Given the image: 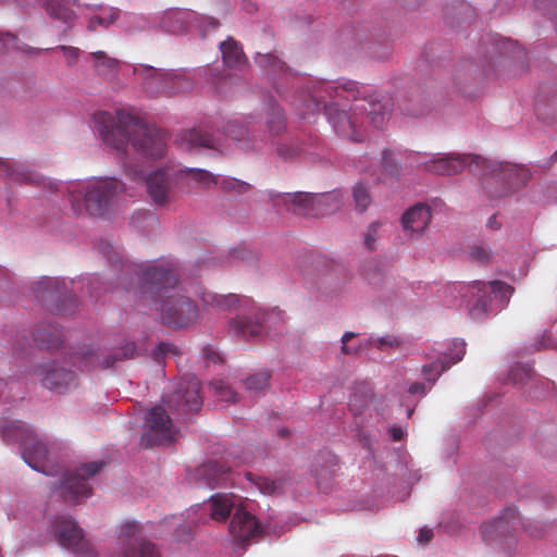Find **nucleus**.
<instances>
[{"instance_id": "obj_1", "label": "nucleus", "mask_w": 557, "mask_h": 557, "mask_svg": "<svg viewBox=\"0 0 557 557\" xmlns=\"http://www.w3.org/2000/svg\"><path fill=\"white\" fill-rule=\"evenodd\" d=\"M358 85L356 82L336 84L332 82H318L310 91L305 102V109L300 111L301 119H307L309 113L324 109L331 114L333 107L335 114L332 123L336 133L351 141L363 140V125L368 121L375 128H382L389 119L391 109L387 103L372 98H358Z\"/></svg>"}, {"instance_id": "obj_2", "label": "nucleus", "mask_w": 557, "mask_h": 557, "mask_svg": "<svg viewBox=\"0 0 557 557\" xmlns=\"http://www.w3.org/2000/svg\"><path fill=\"white\" fill-rule=\"evenodd\" d=\"M0 434L8 444L17 443L21 457L33 470L57 478L51 483V498L65 505L70 499L69 446L65 441L39 434L23 421H3Z\"/></svg>"}, {"instance_id": "obj_3", "label": "nucleus", "mask_w": 557, "mask_h": 557, "mask_svg": "<svg viewBox=\"0 0 557 557\" xmlns=\"http://www.w3.org/2000/svg\"><path fill=\"white\" fill-rule=\"evenodd\" d=\"M127 273H134L138 278L137 294L144 302L157 304L161 299L162 320L173 327H185L198 318V307L188 297L170 294L177 283V275L171 269L148 265L124 264Z\"/></svg>"}, {"instance_id": "obj_4", "label": "nucleus", "mask_w": 557, "mask_h": 557, "mask_svg": "<svg viewBox=\"0 0 557 557\" xmlns=\"http://www.w3.org/2000/svg\"><path fill=\"white\" fill-rule=\"evenodd\" d=\"M96 124L102 140L122 157L128 145L146 158H161L165 152L164 134L144 123L138 116L120 110L115 120L107 112L96 115Z\"/></svg>"}, {"instance_id": "obj_5", "label": "nucleus", "mask_w": 557, "mask_h": 557, "mask_svg": "<svg viewBox=\"0 0 557 557\" xmlns=\"http://www.w3.org/2000/svg\"><path fill=\"white\" fill-rule=\"evenodd\" d=\"M201 302L206 310L212 312L231 311L238 308L240 312L228 322V331L243 339L259 338L272 325L284 324L283 312L272 310L263 311L249 297L237 294L220 295L213 292H203Z\"/></svg>"}, {"instance_id": "obj_6", "label": "nucleus", "mask_w": 557, "mask_h": 557, "mask_svg": "<svg viewBox=\"0 0 557 557\" xmlns=\"http://www.w3.org/2000/svg\"><path fill=\"white\" fill-rule=\"evenodd\" d=\"M481 162L483 188L491 198H503L524 187L531 178L529 169L508 162H495L485 158Z\"/></svg>"}, {"instance_id": "obj_7", "label": "nucleus", "mask_w": 557, "mask_h": 557, "mask_svg": "<svg viewBox=\"0 0 557 557\" xmlns=\"http://www.w3.org/2000/svg\"><path fill=\"white\" fill-rule=\"evenodd\" d=\"M520 528L533 539H539L546 532V527L544 524L532 521L522 522L517 510L512 507H508L497 519L485 522L481 527V535L483 541L487 543L499 541L510 547V539Z\"/></svg>"}, {"instance_id": "obj_8", "label": "nucleus", "mask_w": 557, "mask_h": 557, "mask_svg": "<svg viewBox=\"0 0 557 557\" xmlns=\"http://www.w3.org/2000/svg\"><path fill=\"white\" fill-rule=\"evenodd\" d=\"M35 302L48 314L63 317L67 311V278L60 276H40L29 285Z\"/></svg>"}, {"instance_id": "obj_9", "label": "nucleus", "mask_w": 557, "mask_h": 557, "mask_svg": "<svg viewBox=\"0 0 557 557\" xmlns=\"http://www.w3.org/2000/svg\"><path fill=\"white\" fill-rule=\"evenodd\" d=\"M469 292L474 302L469 309L472 319H482L493 309V304L497 308L506 307L513 293V288L503 281L482 282L475 281L469 286Z\"/></svg>"}, {"instance_id": "obj_10", "label": "nucleus", "mask_w": 557, "mask_h": 557, "mask_svg": "<svg viewBox=\"0 0 557 557\" xmlns=\"http://www.w3.org/2000/svg\"><path fill=\"white\" fill-rule=\"evenodd\" d=\"M135 72L143 78L144 87L151 97L159 94L172 95L188 91L193 88L191 81L182 73L161 72L156 67L145 65L135 69Z\"/></svg>"}, {"instance_id": "obj_11", "label": "nucleus", "mask_w": 557, "mask_h": 557, "mask_svg": "<svg viewBox=\"0 0 557 557\" xmlns=\"http://www.w3.org/2000/svg\"><path fill=\"white\" fill-rule=\"evenodd\" d=\"M408 159L416 162L417 166L423 168L426 172L438 175H454L460 173L466 166L470 171L475 172L481 170V162L476 159H482L479 156L472 154H434L425 160L424 154L411 153Z\"/></svg>"}, {"instance_id": "obj_12", "label": "nucleus", "mask_w": 557, "mask_h": 557, "mask_svg": "<svg viewBox=\"0 0 557 557\" xmlns=\"http://www.w3.org/2000/svg\"><path fill=\"white\" fill-rule=\"evenodd\" d=\"M119 550L113 557H161L157 546L143 536L140 525L135 521H125L120 527Z\"/></svg>"}, {"instance_id": "obj_13", "label": "nucleus", "mask_w": 557, "mask_h": 557, "mask_svg": "<svg viewBox=\"0 0 557 557\" xmlns=\"http://www.w3.org/2000/svg\"><path fill=\"white\" fill-rule=\"evenodd\" d=\"M123 166L129 178L145 182L147 191L156 205L163 206L170 202L174 186V174L171 170L160 169L145 175L143 170L133 169L125 160Z\"/></svg>"}, {"instance_id": "obj_14", "label": "nucleus", "mask_w": 557, "mask_h": 557, "mask_svg": "<svg viewBox=\"0 0 557 557\" xmlns=\"http://www.w3.org/2000/svg\"><path fill=\"white\" fill-rule=\"evenodd\" d=\"M175 434L172 419L162 407L156 406L146 413L145 432L140 442L144 447L171 444Z\"/></svg>"}, {"instance_id": "obj_15", "label": "nucleus", "mask_w": 557, "mask_h": 557, "mask_svg": "<svg viewBox=\"0 0 557 557\" xmlns=\"http://www.w3.org/2000/svg\"><path fill=\"white\" fill-rule=\"evenodd\" d=\"M122 190L123 183L115 178L89 183L84 197L87 212L94 216L104 215Z\"/></svg>"}, {"instance_id": "obj_16", "label": "nucleus", "mask_w": 557, "mask_h": 557, "mask_svg": "<svg viewBox=\"0 0 557 557\" xmlns=\"http://www.w3.org/2000/svg\"><path fill=\"white\" fill-rule=\"evenodd\" d=\"M135 354V344L126 343L122 347L114 349L108 356H96L95 350L91 347L79 348V350H72V366L76 364V360L83 363L86 369L101 367L108 369L114 366L116 361L131 359Z\"/></svg>"}, {"instance_id": "obj_17", "label": "nucleus", "mask_w": 557, "mask_h": 557, "mask_svg": "<svg viewBox=\"0 0 557 557\" xmlns=\"http://www.w3.org/2000/svg\"><path fill=\"white\" fill-rule=\"evenodd\" d=\"M169 405H175L184 412H197L202 406L200 396V382L193 374H186L180 379L174 394L168 400Z\"/></svg>"}, {"instance_id": "obj_18", "label": "nucleus", "mask_w": 557, "mask_h": 557, "mask_svg": "<svg viewBox=\"0 0 557 557\" xmlns=\"http://www.w3.org/2000/svg\"><path fill=\"white\" fill-rule=\"evenodd\" d=\"M335 199L336 197L330 194L287 193L284 195V203L288 210L302 215L324 214L325 211L321 210L320 207L329 205L330 201Z\"/></svg>"}, {"instance_id": "obj_19", "label": "nucleus", "mask_w": 557, "mask_h": 557, "mask_svg": "<svg viewBox=\"0 0 557 557\" xmlns=\"http://www.w3.org/2000/svg\"><path fill=\"white\" fill-rule=\"evenodd\" d=\"M230 531L235 540L243 543L259 537L262 533L255 516L242 508L236 509L230 523Z\"/></svg>"}, {"instance_id": "obj_20", "label": "nucleus", "mask_w": 557, "mask_h": 557, "mask_svg": "<svg viewBox=\"0 0 557 557\" xmlns=\"http://www.w3.org/2000/svg\"><path fill=\"white\" fill-rule=\"evenodd\" d=\"M103 467V462L82 463L72 470V504L79 498H87L91 494V486L88 480L98 473Z\"/></svg>"}, {"instance_id": "obj_21", "label": "nucleus", "mask_w": 557, "mask_h": 557, "mask_svg": "<svg viewBox=\"0 0 557 557\" xmlns=\"http://www.w3.org/2000/svg\"><path fill=\"white\" fill-rule=\"evenodd\" d=\"M33 338L39 349L57 351L64 343V332L57 323L41 322L35 327Z\"/></svg>"}, {"instance_id": "obj_22", "label": "nucleus", "mask_w": 557, "mask_h": 557, "mask_svg": "<svg viewBox=\"0 0 557 557\" xmlns=\"http://www.w3.org/2000/svg\"><path fill=\"white\" fill-rule=\"evenodd\" d=\"M230 472L231 466L225 462L210 460L197 469L196 476L198 481L203 484L210 487H216L227 483Z\"/></svg>"}, {"instance_id": "obj_23", "label": "nucleus", "mask_w": 557, "mask_h": 557, "mask_svg": "<svg viewBox=\"0 0 557 557\" xmlns=\"http://www.w3.org/2000/svg\"><path fill=\"white\" fill-rule=\"evenodd\" d=\"M431 221L430 208L425 205L418 203L408 209L401 218L404 228L411 234L422 233Z\"/></svg>"}, {"instance_id": "obj_24", "label": "nucleus", "mask_w": 557, "mask_h": 557, "mask_svg": "<svg viewBox=\"0 0 557 557\" xmlns=\"http://www.w3.org/2000/svg\"><path fill=\"white\" fill-rule=\"evenodd\" d=\"M42 373V386L59 394L66 392L70 372L63 366H60L54 361L51 364H48L47 368L44 369Z\"/></svg>"}, {"instance_id": "obj_25", "label": "nucleus", "mask_w": 557, "mask_h": 557, "mask_svg": "<svg viewBox=\"0 0 557 557\" xmlns=\"http://www.w3.org/2000/svg\"><path fill=\"white\" fill-rule=\"evenodd\" d=\"M0 174H3L9 183L37 184L40 181L39 175L25 164L3 159H0Z\"/></svg>"}, {"instance_id": "obj_26", "label": "nucleus", "mask_w": 557, "mask_h": 557, "mask_svg": "<svg viewBox=\"0 0 557 557\" xmlns=\"http://www.w3.org/2000/svg\"><path fill=\"white\" fill-rule=\"evenodd\" d=\"M197 15L189 10H169L164 13L161 24L169 33H183L191 27Z\"/></svg>"}, {"instance_id": "obj_27", "label": "nucleus", "mask_w": 557, "mask_h": 557, "mask_svg": "<svg viewBox=\"0 0 557 557\" xmlns=\"http://www.w3.org/2000/svg\"><path fill=\"white\" fill-rule=\"evenodd\" d=\"M72 556L98 557L94 544L87 539L85 531L72 520Z\"/></svg>"}, {"instance_id": "obj_28", "label": "nucleus", "mask_w": 557, "mask_h": 557, "mask_svg": "<svg viewBox=\"0 0 557 557\" xmlns=\"http://www.w3.org/2000/svg\"><path fill=\"white\" fill-rule=\"evenodd\" d=\"M178 143L181 148L184 150H193L196 148H215L212 136L198 129H188L183 132L180 136Z\"/></svg>"}, {"instance_id": "obj_29", "label": "nucleus", "mask_w": 557, "mask_h": 557, "mask_svg": "<svg viewBox=\"0 0 557 557\" xmlns=\"http://www.w3.org/2000/svg\"><path fill=\"white\" fill-rule=\"evenodd\" d=\"M255 62L259 67L265 71L271 79H274L276 75H287L289 73V69L285 62L271 52H257Z\"/></svg>"}, {"instance_id": "obj_30", "label": "nucleus", "mask_w": 557, "mask_h": 557, "mask_svg": "<svg viewBox=\"0 0 557 557\" xmlns=\"http://www.w3.org/2000/svg\"><path fill=\"white\" fill-rule=\"evenodd\" d=\"M223 62L228 67L238 69L246 63V57L242 47L233 38H227L220 44Z\"/></svg>"}, {"instance_id": "obj_31", "label": "nucleus", "mask_w": 557, "mask_h": 557, "mask_svg": "<svg viewBox=\"0 0 557 557\" xmlns=\"http://www.w3.org/2000/svg\"><path fill=\"white\" fill-rule=\"evenodd\" d=\"M236 503L233 495L218 493L210 497L211 518L216 521H224L231 515Z\"/></svg>"}, {"instance_id": "obj_32", "label": "nucleus", "mask_w": 557, "mask_h": 557, "mask_svg": "<svg viewBox=\"0 0 557 557\" xmlns=\"http://www.w3.org/2000/svg\"><path fill=\"white\" fill-rule=\"evenodd\" d=\"M50 535L62 548H70V519L67 512L53 518L50 525Z\"/></svg>"}, {"instance_id": "obj_33", "label": "nucleus", "mask_w": 557, "mask_h": 557, "mask_svg": "<svg viewBox=\"0 0 557 557\" xmlns=\"http://www.w3.org/2000/svg\"><path fill=\"white\" fill-rule=\"evenodd\" d=\"M95 58V70L98 75L104 78H113L121 66L120 60L109 57L104 51H95L91 53Z\"/></svg>"}, {"instance_id": "obj_34", "label": "nucleus", "mask_w": 557, "mask_h": 557, "mask_svg": "<svg viewBox=\"0 0 557 557\" xmlns=\"http://www.w3.org/2000/svg\"><path fill=\"white\" fill-rule=\"evenodd\" d=\"M372 389L367 382L356 383L349 398V407L357 414L369 404Z\"/></svg>"}, {"instance_id": "obj_35", "label": "nucleus", "mask_w": 557, "mask_h": 557, "mask_svg": "<svg viewBox=\"0 0 557 557\" xmlns=\"http://www.w3.org/2000/svg\"><path fill=\"white\" fill-rule=\"evenodd\" d=\"M47 14L55 21L66 23L70 16V0H39Z\"/></svg>"}, {"instance_id": "obj_36", "label": "nucleus", "mask_w": 557, "mask_h": 557, "mask_svg": "<svg viewBox=\"0 0 557 557\" xmlns=\"http://www.w3.org/2000/svg\"><path fill=\"white\" fill-rule=\"evenodd\" d=\"M267 125L270 132L277 135L285 128V116L282 109L271 101L268 104Z\"/></svg>"}, {"instance_id": "obj_37", "label": "nucleus", "mask_w": 557, "mask_h": 557, "mask_svg": "<svg viewBox=\"0 0 557 557\" xmlns=\"http://www.w3.org/2000/svg\"><path fill=\"white\" fill-rule=\"evenodd\" d=\"M247 478L249 481H252L253 484L259 488V491L264 495H273L278 493L283 487L282 480H272L269 478L258 476L252 479V474L248 472Z\"/></svg>"}, {"instance_id": "obj_38", "label": "nucleus", "mask_w": 557, "mask_h": 557, "mask_svg": "<svg viewBox=\"0 0 557 557\" xmlns=\"http://www.w3.org/2000/svg\"><path fill=\"white\" fill-rule=\"evenodd\" d=\"M270 377L271 374L269 371L255 373L245 381L246 389L255 395H258L260 392H263L268 387Z\"/></svg>"}, {"instance_id": "obj_39", "label": "nucleus", "mask_w": 557, "mask_h": 557, "mask_svg": "<svg viewBox=\"0 0 557 557\" xmlns=\"http://www.w3.org/2000/svg\"><path fill=\"white\" fill-rule=\"evenodd\" d=\"M21 51L24 53L34 52L33 48L21 45L18 39L11 33L0 34V52Z\"/></svg>"}, {"instance_id": "obj_40", "label": "nucleus", "mask_w": 557, "mask_h": 557, "mask_svg": "<svg viewBox=\"0 0 557 557\" xmlns=\"http://www.w3.org/2000/svg\"><path fill=\"white\" fill-rule=\"evenodd\" d=\"M9 347L13 355L23 356L30 347V343L24 332L16 331L10 334Z\"/></svg>"}, {"instance_id": "obj_41", "label": "nucleus", "mask_w": 557, "mask_h": 557, "mask_svg": "<svg viewBox=\"0 0 557 557\" xmlns=\"http://www.w3.org/2000/svg\"><path fill=\"white\" fill-rule=\"evenodd\" d=\"M119 13L120 11L114 8L103 10L101 15L89 18L88 29L95 30L98 26L108 27L110 24L115 22V20L119 17Z\"/></svg>"}, {"instance_id": "obj_42", "label": "nucleus", "mask_w": 557, "mask_h": 557, "mask_svg": "<svg viewBox=\"0 0 557 557\" xmlns=\"http://www.w3.org/2000/svg\"><path fill=\"white\" fill-rule=\"evenodd\" d=\"M209 388L212 391L213 395L221 401H236V393L225 384L223 381H215L210 383Z\"/></svg>"}, {"instance_id": "obj_43", "label": "nucleus", "mask_w": 557, "mask_h": 557, "mask_svg": "<svg viewBox=\"0 0 557 557\" xmlns=\"http://www.w3.org/2000/svg\"><path fill=\"white\" fill-rule=\"evenodd\" d=\"M187 176L197 182L200 186L207 188L218 184V178L210 172L201 169H186Z\"/></svg>"}, {"instance_id": "obj_44", "label": "nucleus", "mask_w": 557, "mask_h": 557, "mask_svg": "<svg viewBox=\"0 0 557 557\" xmlns=\"http://www.w3.org/2000/svg\"><path fill=\"white\" fill-rule=\"evenodd\" d=\"M450 368V363H447V360H437L431 364H425L422 368V372L426 379V381L435 382L436 379L447 369Z\"/></svg>"}, {"instance_id": "obj_45", "label": "nucleus", "mask_w": 557, "mask_h": 557, "mask_svg": "<svg viewBox=\"0 0 557 557\" xmlns=\"http://www.w3.org/2000/svg\"><path fill=\"white\" fill-rule=\"evenodd\" d=\"M352 196L356 203V208L360 212L366 211L370 203L372 202V198L369 190L362 184H357L355 186Z\"/></svg>"}, {"instance_id": "obj_46", "label": "nucleus", "mask_w": 557, "mask_h": 557, "mask_svg": "<svg viewBox=\"0 0 557 557\" xmlns=\"http://www.w3.org/2000/svg\"><path fill=\"white\" fill-rule=\"evenodd\" d=\"M382 169L385 174L392 177H398L400 174V165L394 159L393 151L385 149L382 153Z\"/></svg>"}, {"instance_id": "obj_47", "label": "nucleus", "mask_w": 557, "mask_h": 557, "mask_svg": "<svg viewBox=\"0 0 557 557\" xmlns=\"http://www.w3.org/2000/svg\"><path fill=\"white\" fill-rule=\"evenodd\" d=\"M380 228H381V223L373 222L369 225V227L364 234V246L370 251H373L376 249V242L379 238Z\"/></svg>"}, {"instance_id": "obj_48", "label": "nucleus", "mask_w": 557, "mask_h": 557, "mask_svg": "<svg viewBox=\"0 0 557 557\" xmlns=\"http://www.w3.org/2000/svg\"><path fill=\"white\" fill-rule=\"evenodd\" d=\"M17 386L21 391L20 382L11 380L10 382H4L0 379V403L1 401H14L17 397L12 394L13 389Z\"/></svg>"}, {"instance_id": "obj_49", "label": "nucleus", "mask_w": 557, "mask_h": 557, "mask_svg": "<svg viewBox=\"0 0 557 557\" xmlns=\"http://www.w3.org/2000/svg\"><path fill=\"white\" fill-rule=\"evenodd\" d=\"M471 258L481 264H487L492 261L493 253L485 246H474L471 249Z\"/></svg>"}, {"instance_id": "obj_50", "label": "nucleus", "mask_w": 557, "mask_h": 557, "mask_svg": "<svg viewBox=\"0 0 557 557\" xmlns=\"http://www.w3.org/2000/svg\"><path fill=\"white\" fill-rule=\"evenodd\" d=\"M221 187L224 190H236L238 193H245L249 189V184L236 178H225L221 182Z\"/></svg>"}, {"instance_id": "obj_51", "label": "nucleus", "mask_w": 557, "mask_h": 557, "mask_svg": "<svg viewBox=\"0 0 557 557\" xmlns=\"http://www.w3.org/2000/svg\"><path fill=\"white\" fill-rule=\"evenodd\" d=\"M168 355H178V349L170 343H160L153 351V357L157 361Z\"/></svg>"}, {"instance_id": "obj_52", "label": "nucleus", "mask_w": 557, "mask_h": 557, "mask_svg": "<svg viewBox=\"0 0 557 557\" xmlns=\"http://www.w3.org/2000/svg\"><path fill=\"white\" fill-rule=\"evenodd\" d=\"M225 132L226 136L236 141H240L247 134L246 127L237 124L236 122L230 123Z\"/></svg>"}, {"instance_id": "obj_53", "label": "nucleus", "mask_w": 557, "mask_h": 557, "mask_svg": "<svg viewBox=\"0 0 557 557\" xmlns=\"http://www.w3.org/2000/svg\"><path fill=\"white\" fill-rule=\"evenodd\" d=\"M356 336L355 333L352 332H346L343 336H342V343H343V346H342V351L345 354V355H355V354H358L361 349H362V346L361 345H358V346H350L348 343L349 341H351L354 337Z\"/></svg>"}, {"instance_id": "obj_54", "label": "nucleus", "mask_w": 557, "mask_h": 557, "mask_svg": "<svg viewBox=\"0 0 557 557\" xmlns=\"http://www.w3.org/2000/svg\"><path fill=\"white\" fill-rule=\"evenodd\" d=\"M466 352V343L463 341H454L451 345V360L447 361V363L454 364L460 361Z\"/></svg>"}, {"instance_id": "obj_55", "label": "nucleus", "mask_w": 557, "mask_h": 557, "mask_svg": "<svg viewBox=\"0 0 557 557\" xmlns=\"http://www.w3.org/2000/svg\"><path fill=\"white\" fill-rule=\"evenodd\" d=\"M502 49H504L506 53H511L512 55H517L518 58H520V55L525 54L524 51L519 48L518 44L510 39L502 41Z\"/></svg>"}, {"instance_id": "obj_56", "label": "nucleus", "mask_w": 557, "mask_h": 557, "mask_svg": "<svg viewBox=\"0 0 557 557\" xmlns=\"http://www.w3.org/2000/svg\"><path fill=\"white\" fill-rule=\"evenodd\" d=\"M371 344L377 346L380 349H384L385 347H394L398 345V342L395 337L387 335L375 341H371Z\"/></svg>"}, {"instance_id": "obj_57", "label": "nucleus", "mask_w": 557, "mask_h": 557, "mask_svg": "<svg viewBox=\"0 0 557 557\" xmlns=\"http://www.w3.org/2000/svg\"><path fill=\"white\" fill-rule=\"evenodd\" d=\"M520 374H524L527 377L532 379L533 376V370L530 366H520L516 368L512 372V377L516 381L518 377L521 380Z\"/></svg>"}, {"instance_id": "obj_58", "label": "nucleus", "mask_w": 557, "mask_h": 557, "mask_svg": "<svg viewBox=\"0 0 557 557\" xmlns=\"http://www.w3.org/2000/svg\"><path fill=\"white\" fill-rule=\"evenodd\" d=\"M277 152L281 157L284 159L293 158L298 153V150L296 148H288L287 146H281L277 149Z\"/></svg>"}, {"instance_id": "obj_59", "label": "nucleus", "mask_w": 557, "mask_h": 557, "mask_svg": "<svg viewBox=\"0 0 557 557\" xmlns=\"http://www.w3.org/2000/svg\"><path fill=\"white\" fill-rule=\"evenodd\" d=\"M433 537V531L428 528H423L419 532L418 541L420 543H429Z\"/></svg>"}, {"instance_id": "obj_60", "label": "nucleus", "mask_w": 557, "mask_h": 557, "mask_svg": "<svg viewBox=\"0 0 557 557\" xmlns=\"http://www.w3.org/2000/svg\"><path fill=\"white\" fill-rule=\"evenodd\" d=\"M389 434L395 442H399L404 437V431L400 428L393 426L389 430Z\"/></svg>"}, {"instance_id": "obj_61", "label": "nucleus", "mask_w": 557, "mask_h": 557, "mask_svg": "<svg viewBox=\"0 0 557 557\" xmlns=\"http://www.w3.org/2000/svg\"><path fill=\"white\" fill-rule=\"evenodd\" d=\"M409 393L410 394H424L425 393V387H424V384L422 383H412L410 386H409Z\"/></svg>"}, {"instance_id": "obj_62", "label": "nucleus", "mask_w": 557, "mask_h": 557, "mask_svg": "<svg viewBox=\"0 0 557 557\" xmlns=\"http://www.w3.org/2000/svg\"><path fill=\"white\" fill-rule=\"evenodd\" d=\"M487 226L492 230L500 228V223L497 221V216L495 214L487 220Z\"/></svg>"}, {"instance_id": "obj_63", "label": "nucleus", "mask_w": 557, "mask_h": 557, "mask_svg": "<svg viewBox=\"0 0 557 557\" xmlns=\"http://www.w3.org/2000/svg\"><path fill=\"white\" fill-rule=\"evenodd\" d=\"M205 21L208 23L209 26L212 28H216L219 26V21L214 17H206Z\"/></svg>"}, {"instance_id": "obj_64", "label": "nucleus", "mask_w": 557, "mask_h": 557, "mask_svg": "<svg viewBox=\"0 0 557 557\" xmlns=\"http://www.w3.org/2000/svg\"><path fill=\"white\" fill-rule=\"evenodd\" d=\"M59 50L63 51L65 58L67 59V54H69V48L66 46H61L58 48Z\"/></svg>"}]
</instances>
